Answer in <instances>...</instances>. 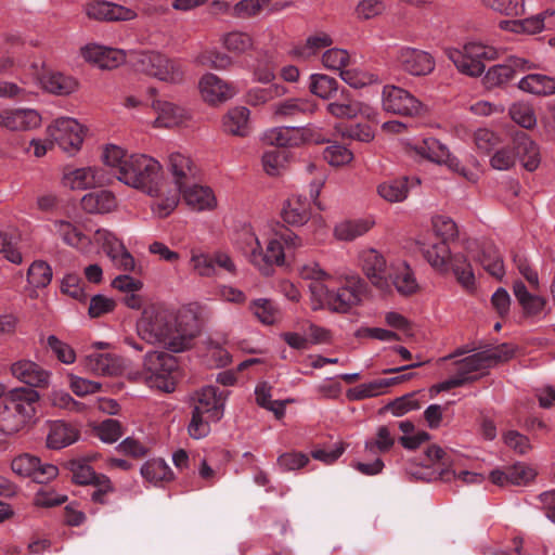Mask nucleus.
<instances>
[{
	"instance_id": "nucleus-1",
	"label": "nucleus",
	"mask_w": 555,
	"mask_h": 555,
	"mask_svg": "<svg viewBox=\"0 0 555 555\" xmlns=\"http://www.w3.org/2000/svg\"><path fill=\"white\" fill-rule=\"evenodd\" d=\"M139 336L158 344L171 352H183L192 348L198 335L195 315L189 310H173L152 306L143 311L137 325Z\"/></svg>"
},
{
	"instance_id": "nucleus-2",
	"label": "nucleus",
	"mask_w": 555,
	"mask_h": 555,
	"mask_svg": "<svg viewBox=\"0 0 555 555\" xmlns=\"http://www.w3.org/2000/svg\"><path fill=\"white\" fill-rule=\"evenodd\" d=\"M236 247L261 274L268 276L274 267L285 263L286 257L304 246V241L292 230L276 224L274 234L268 240L266 249L251 227H243L236 235Z\"/></svg>"
},
{
	"instance_id": "nucleus-3",
	"label": "nucleus",
	"mask_w": 555,
	"mask_h": 555,
	"mask_svg": "<svg viewBox=\"0 0 555 555\" xmlns=\"http://www.w3.org/2000/svg\"><path fill=\"white\" fill-rule=\"evenodd\" d=\"M366 292L367 285L359 275L346 276L336 291L317 282L310 287L311 308L314 311L326 308L333 312L346 313L361 304Z\"/></svg>"
},
{
	"instance_id": "nucleus-4",
	"label": "nucleus",
	"mask_w": 555,
	"mask_h": 555,
	"mask_svg": "<svg viewBox=\"0 0 555 555\" xmlns=\"http://www.w3.org/2000/svg\"><path fill=\"white\" fill-rule=\"evenodd\" d=\"M40 395L37 390L20 387L11 390L0 402V431L13 435L33 422Z\"/></svg>"
},
{
	"instance_id": "nucleus-5",
	"label": "nucleus",
	"mask_w": 555,
	"mask_h": 555,
	"mask_svg": "<svg viewBox=\"0 0 555 555\" xmlns=\"http://www.w3.org/2000/svg\"><path fill=\"white\" fill-rule=\"evenodd\" d=\"M162 165L145 154H132L124 163L117 179L128 186L156 197L160 192Z\"/></svg>"
},
{
	"instance_id": "nucleus-6",
	"label": "nucleus",
	"mask_w": 555,
	"mask_h": 555,
	"mask_svg": "<svg viewBox=\"0 0 555 555\" xmlns=\"http://www.w3.org/2000/svg\"><path fill=\"white\" fill-rule=\"evenodd\" d=\"M128 63L138 72L170 85L184 81L185 69L178 59H171L158 51L128 52Z\"/></svg>"
},
{
	"instance_id": "nucleus-7",
	"label": "nucleus",
	"mask_w": 555,
	"mask_h": 555,
	"mask_svg": "<svg viewBox=\"0 0 555 555\" xmlns=\"http://www.w3.org/2000/svg\"><path fill=\"white\" fill-rule=\"evenodd\" d=\"M177 367L173 356L165 351H149L143 358L140 376L149 387L170 392L175 389L173 373Z\"/></svg>"
},
{
	"instance_id": "nucleus-8",
	"label": "nucleus",
	"mask_w": 555,
	"mask_h": 555,
	"mask_svg": "<svg viewBox=\"0 0 555 555\" xmlns=\"http://www.w3.org/2000/svg\"><path fill=\"white\" fill-rule=\"evenodd\" d=\"M448 59L464 75L477 77L485 72V60H494L496 50L480 42H466L462 49L447 48Z\"/></svg>"
},
{
	"instance_id": "nucleus-9",
	"label": "nucleus",
	"mask_w": 555,
	"mask_h": 555,
	"mask_svg": "<svg viewBox=\"0 0 555 555\" xmlns=\"http://www.w3.org/2000/svg\"><path fill=\"white\" fill-rule=\"evenodd\" d=\"M414 151L421 157L438 165H444L469 181L476 180L475 173L462 166L460 160L450 153L448 146L435 138H426L415 144Z\"/></svg>"
},
{
	"instance_id": "nucleus-10",
	"label": "nucleus",
	"mask_w": 555,
	"mask_h": 555,
	"mask_svg": "<svg viewBox=\"0 0 555 555\" xmlns=\"http://www.w3.org/2000/svg\"><path fill=\"white\" fill-rule=\"evenodd\" d=\"M359 264L370 282L380 291L390 289V272L395 262L388 264L384 255L374 248H364L359 254Z\"/></svg>"
},
{
	"instance_id": "nucleus-11",
	"label": "nucleus",
	"mask_w": 555,
	"mask_h": 555,
	"mask_svg": "<svg viewBox=\"0 0 555 555\" xmlns=\"http://www.w3.org/2000/svg\"><path fill=\"white\" fill-rule=\"evenodd\" d=\"M383 108L386 112L415 117L424 113L425 107L409 91L392 85L385 86L383 89Z\"/></svg>"
},
{
	"instance_id": "nucleus-12",
	"label": "nucleus",
	"mask_w": 555,
	"mask_h": 555,
	"mask_svg": "<svg viewBox=\"0 0 555 555\" xmlns=\"http://www.w3.org/2000/svg\"><path fill=\"white\" fill-rule=\"evenodd\" d=\"M48 133L52 141L67 153L77 152L83 141L81 125L70 117L55 119L48 127Z\"/></svg>"
},
{
	"instance_id": "nucleus-13",
	"label": "nucleus",
	"mask_w": 555,
	"mask_h": 555,
	"mask_svg": "<svg viewBox=\"0 0 555 555\" xmlns=\"http://www.w3.org/2000/svg\"><path fill=\"white\" fill-rule=\"evenodd\" d=\"M393 62L401 70L412 76H427L435 69V59L426 51L399 47L393 54Z\"/></svg>"
},
{
	"instance_id": "nucleus-14",
	"label": "nucleus",
	"mask_w": 555,
	"mask_h": 555,
	"mask_svg": "<svg viewBox=\"0 0 555 555\" xmlns=\"http://www.w3.org/2000/svg\"><path fill=\"white\" fill-rule=\"evenodd\" d=\"M535 67L531 60L513 55L503 63L490 67L485 75V82L489 88L498 87L507 83L518 74Z\"/></svg>"
},
{
	"instance_id": "nucleus-15",
	"label": "nucleus",
	"mask_w": 555,
	"mask_h": 555,
	"mask_svg": "<svg viewBox=\"0 0 555 555\" xmlns=\"http://www.w3.org/2000/svg\"><path fill=\"white\" fill-rule=\"evenodd\" d=\"M11 468L16 475L33 478L38 483H46L59 474L56 466L41 464L38 457L30 454L16 456L11 463Z\"/></svg>"
},
{
	"instance_id": "nucleus-16",
	"label": "nucleus",
	"mask_w": 555,
	"mask_h": 555,
	"mask_svg": "<svg viewBox=\"0 0 555 555\" xmlns=\"http://www.w3.org/2000/svg\"><path fill=\"white\" fill-rule=\"evenodd\" d=\"M228 393L219 391L217 387H203L195 398L193 410L206 414V417L214 422H219L224 414V405Z\"/></svg>"
},
{
	"instance_id": "nucleus-17",
	"label": "nucleus",
	"mask_w": 555,
	"mask_h": 555,
	"mask_svg": "<svg viewBox=\"0 0 555 555\" xmlns=\"http://www.w3.org/2000/svg\"><path fill=\"white\" fill-rule=\"evenodd\" d=\"M81 55L87 62L101 69H114L128 62V52L94 43L81 48Z\"/></svg>"
},
{
	"instance_id": "nucleus-18",
	"label": "nucleus",
	"mask_w": 555,
	"mask_h": 555,
	"mask_svg": "<svg viewBox=\"0 0 555 555\" xmlns=\"http://www.w3.org/2000/svg\"><path fill=\"white\" fill-rule=\"evenodd\" d=\"M85 13L91 20L100 22L131 21L137 17L134 10L108 1H91L86 3Z\"/></svg>"
},
{
	"instance_id": "nucleus-19",
	"label": "nucleus",
	"mask_w": 555,
	"mask_h": 555,
	"mask_svg": "<svg viewBox=\"0 0 555 555\" xmlns=\"http://www.w3.org/2000/svg\"><path fill=\"white\" fill-rule=\"evenodd\" d=\"M198 89L204 101L209 104L223 103L236 94L233 85L212 73L202 76L198 81Z\"/></svg>"
},
{
	"instance_id": "nucleus-20",
	"label": "nucleus",
	"mask_w": 555,
	"mask_h": 555,
	"mask_svg": "<svg viewBox=\"0 0 555 555\" xmlns=\"http://www.w3.org/2000/svg\"><path fill=\"white\" fill-rule=\"evenodd\" d=\"M40 124L41 116L31 108H8L0 112V126L9 131H28Z\"/></svg>"
},
{
	"instance_id": "nucleus-21",
	"label": "nucleus",
	"mask_w": 555,
	"mask_h": 555,
	"mask_svg": "<svg viewBox=\"0 0 555 555\" xmlns=\"http://www.w3.org/2000/svg\"><path fill=\"white\" fill-rule=\"evenodd\" d=\"M104 182L105 177L103 171L94 167L66 168L62 178V184L70 190L96 188Z\"/></svg>"
},
{
	"instance_id": "nucleus-22",
	"label": "nucleus",
	"mask_w": 555,
	"mask_h": 555,
	"mask_svg": "<svg viewBox=\"0 0 555 555\" xmlns=\"http://www.w3.org/2000/svg\"><path fill=\"white\" fill-rule=\"evenodd\" d=\"M12 375L33 388H43L50 383L51 373L31 360H20L11 365Z\"/></svg>"
},
{
	"instance_id": "nucleus-23",
	"label": "nucleus",
	"mask_w": 555,
	"mask_h": 555,
	"mask_svg": "<svg viewBox=\"0 0 555 555\" xmlns=\"http://www.w3.org/2000/svg\"><path fill=\"white\" fill-rule=\"evenodd\" d=\"M167 168L173 178L178 190H182L193 179H195L197 169L193 160L181 152H171L168 155Z\"/></svg>"
},
{
	"instance_id": "nucleus-24",
	"label": "nucleus",
	"mask_w": 555,
	"mask_h": 555,
	"mask_svg": "<svg viewBox=\"0 0 555 555\" xmlns=\"http://www.w3.org/2000/svg\"><path fill=\"white\" fill-rule=\"evenodd\" d=\"M513 144L516 158L528 171H534L541 164V153L539 145L524 131L514 135Z\"/></svg>"
},
{
	"instance_id": "nucleus-25",
	"label": "nucleus",
	"mask_w": 555,
	"mask_h": 555,
	"mask_svg": "<svg viewBox=\"0 0 555 555\" xmlns=\"http://www.w3.org/2000/svg\"><path fill=\"white\" fill-rule=\"evenodd\" d=\"M40 86L51 94L67 96L79 89V81L70 75L50 70L42 74Z\"/></svg>"
},
{
	"instance_id": "nucleus-26",
	"label": "nucleus",
	"mask_w": 555,
	"mask_h": 555,
	"mask_svg": "<svg viewBox=\"0 0 555 555\" xmlns=\"http://www.w3.org/2000/svg\"><path fill=\"white\" fill-rule=\"evenodd\" d=\"M420 184L421 180L417 177H401L380 183L377 193L388 203H401L408 197L410 189Z\"/></svg>"
},
{
	"instance_id": "nucleus-27",
	"label": "nucleus",
	"mask_w": 555,
	"mask_h": 555,
	"mask_svg": "<svg viewBox=\"0 0 555 555\" xmlns=\"http://www.w3.org/2000/svg\"><path fill=\"white\" fill-rule=\"evenodd\" d=\"M179 191L182 194L183 201L192 210H211L217 206L216 196L209 186L188 184Z\"/></svg>"
},
{
	"instance_id": "nucleus-28",
	"label": "nucleus",
	"mask_w": 555,
	"mask_h": 555,
	"mask_svg": "<svg viewBox=\"0 0 555 555\" xmlns=\"http://www.w3.org/2000/svg\"><path fill=\"white\" fill-rule=\"evenodd\" d=\"M514 296L522 309L524 315L528 318H539L545 313L546 299L542 296L531 294L521 281H515L513 284Z\"/></svg>"
},
{
	"instance_id": "nucleus-29",
	"label": "nucleus",
	"mask_w": 555,
	"mask_h": 555,
	"mask_svg": "<svg viewBox=\"0 0 555 555\" xmlns=\"http://www.w3.org/2000/svg\"><path fill=\"white\" fill-rule=\"evenodd\" d=\"M281 216L287 224L304 225L311 217L310 199L302 195L289 197L282 208Z\"/></svg>"
},
{
	"instance_id": "nucleus-30",
	"label": "nucleus",
	"mask_w": 555,
	"mask_h": 555,
	"mask_svg": "<svg viewBox=\"0 0 555 555\" xmlns=\"http://www.w3.org/2000/svg\"><path fill=\"white\" fill-rule=\"evenodd\" d=\"M157 117L154 120V126L159 128H173L181 125L186 118V111L171 102L155 101L153 103Z\"/></svg>"
},
{
	"instance_id": "nucleus-31",
	"label": "nucleus",
	"mask_w": 555,
	"mask_h": 555,
	"mask_svg": "<svg viewBox=\"0 0 555 555\" xmlns=\"http://www.w3.org/2000/svg\"><path fill=\"white\" fill-rule=\"evenodd\" d=\"M83 365L96 375L115 376L121 372L119 358L111 353H91L85 358Z\"/></svg>"
},
{
	"instance_id": "nucleus-32",
	"label": "nucleus",
	"mask_w": 555,
	"mask_h": 555,
	"mask_svg": "<svg viewBox=\"0 0 555 555\" xmlns=\"http://www.w3.org/2000/svg\"><path fill=\"white\" fill-rule=\"evenodd\" d=\"M249 109L245 106H235L228 111L222 118L223 131L237 137L249 133Z\"/></svg>"
},
{
	"instance_id": "nucleus-33",
	"label": "nucleus",
	"mask_w": 555,
	"mask_h": 555,
	"mask_svg": "<svg viewBox=\"0 0 555 555\" xmlns=\"http://www.w3.org/2000/svg\"><path fill=\"white\" fill-rule=\"evenodd\" d=\"M50 231L57 235L64 244L74 248L87 247L90 244V240L76 225L66 220H53Z\"/></svg>"
},
{
	"instance_id": "nucleus-34",
	"label": "nucleus",
	"mask_w": 555,
	"mask_h": 555,
	"mask_svg": "<svg viewBox=\"0 0 555 555\" xmlns=\"http://www.w3.org/2000/svg\"><path fill=\"white\" fill-rule=\"evenodd\" d=\"M81 207L88 214H107L116 209L117 201L109 191H98L86 194Z\"/></svg>"
},
{
	"instance_id": "nucleus-35",
	"label": "nucleus",
	"mask_w": 555,
	"mask_h": 555,
	"mask_svg": "<svg viewBox=\"0 0 555 555\" xmlns=\"http://www.w3.org/2000/svg\"><path fill=\"white\" fill-rule=\"evenodd\" d=\"M389 275L390 286L393 285L401 295L409 296L417 292L416 279L405 262H396Z\"/></svg>"
},
{
	"instance_id": "nucleus-36",
	"label": "nucleus",
	"mask_w": 555,
	"mask_h": 555,
	"mask_svg": "<svg viewBox=\"0 0 555 555\" xmlns=\"http://www.w3.org/2000/svg\"><path fill=\"white\" fill-rule=\"evenodd\" d=\"M421 251L435 270L442 273L449 271L451 250L447 242L439 241L430 244H422Z\"/></svg>"
},
{
	"instance_id": "nucleus-37",
	"label": "nucleus",
	"mask_w": 555,
	"mask_h": 555,
	"mask_svg": "<svg viewBox=\"0 0 555 555\" xmlns=\"http://www.w3.org/2000/svg\"><path fill=\"white\" fill-rule=\"evenodd\" d=\"M78 430L74 426L63 421H55L50 425L47 446L50 449L65 448L74 443L78 439Z\"/></svg>"
},
{
	"instance_id": "nucleus-38",
	"label": "nucleus",
	"mask_w": 555,
	"mask_h": 555,
	"mask_svg": "<svg viewBox=\"0 0 555 555\" xmlns=\"http://www.w3.org/2000/svg\"><path fill=\"white\" fill-rule=\"evenodd\" d=\"M334 40L326 31H315L309 35L305 42L296 46L293 50L294 54L301 59H310L320 53L323 49L330 48Z\"/></svg>"
},
{
	"instance_id": "nucleus-39",
	"label": "nucleus",
	"mask_w": 555,
	"mask_h": 555,
	"mask_svg": "<svg viewBox=\"0 0 555 555\" xmlns=\"http://www.w3.org/2000/svg\"><path fill=\"white\" fill-rule=\"evenodd\" d=\"M518 88L537 95H551L555 93V77L543 74H529L519 80Z\"/></svg>"
},
{
	"instance_id": "nucleus-40",
	"label": "nucleus",
	"mask_w": 555,
	"mask_h": 555,
	"mask_svg": "<svg viewBox=\"0 0 555 555\" xmlns=\"http://www.w3.org/2000/svg\"><path fill=\"white\" fill-rule=\"evenodd\" d=\"M193 63L196 66L208 67L216 70H225L233 65V60L227 53H223L216 48H206L194 55Z\"/></svg>"
},
{
	"instance_id": "nucleus-41",
	"label": "nucleus",
	"mask_w": 555,
	"mask_h": 555,
	"mask_svg": "<svg viewBox=\"0 0 555 555\" xmlns=\"http://www.w3.org/2000/svg\"><path fill=\"white\" fill-rule=\"evenodd\" d=\"M327 112L336 118H356L362 111L361 103L350 99L349 92L345 89L339 91L337 99L331 102Z\"/></svg>"
},
{
	"instance_id": "nucleus-42",
	"label": "nucleus",
	"mask_w": 555,
	"mask_h": 555,
	"mask_svg": "<svg viewBox=\"0 0 555 555\" xmlns=\"http://www.w3.org/2000/svg\"><path fill=\"white\" fill-rule=\"evenodd\" d=\"M272 113L278 118L296 117L314 111V105L305 99H287L272 105Z\"/></svg>"
},
{
	"instance_id": "nucleus-43",
	"label": "nucleus",
	"mask_w": 555,
	"mask_h": 555,
	"mask_svg": "<svg viewBox=\"0 0 555 555\" xmlns=\"http://www.w3.org/2000/svg\"><path fill=\"white\" fill-rule=\"evenodd\" d=\"M309 91L323 99H335L338 93V81L324 74H312L309 77Z\"/></svg>"
},
{
	"instance_id": "nucleus-44",
	"label": "nucleus",
	"mask_w": 555,
	"mask_h": 555,
	"mask_svg": "<svg viewBox=\"0 0 555 555\" xmlns=\"http://www.w3.org/2000/svg\"><path fill=\"white\" fill-rule=\"evenodd\" d=\"M449 267L457 282L467 291L475 287V275L470 263L463 254L451 255L449 258Z\"/></svg>"
},
{
	"instance_id": "nucleus-45",
	"label": "nucleus",
	"mask_w": 555,
	"mask_h": 555,
	"mask_svg": "<svg viewBox=\"0 0 555 555\" xmlns=\"http://www.w3.org/2000/svg\"><path fill=\"white\" fill-rule=\"evenodd\" d=\"M479 262L483 269L492 276L496 279L503 278L505 273L503 258L494 245H483L479 256Z\"/></svg>"
},
{
	"instance_id": "nucleus-46",
	"label": "nucleus",
	"mask_w": 555,
	"mask_h": 555,
	"mask_svg": "<svg viewBox=\"0 0 555 555\" xmlns=\"http://www.w3.org/2000/svg\"><path fill=\"white\" fill-rule=\"evenodd\" d=\"M373 224L374 221L369 219L344 221L335 227L334 234L340 241H352L369 232Z\"/></svg>"
},
{
	"instance_id": "nucleus-47",
	"label": "nucleus",
	"mask_w": 555,
	"mask_h": 555,
	"mask_svg": "<svg viewBox=\"0 0 555 555\" xmlns=\"http://www.w3.org/2000/svg\"><path fill=\"white\" fill-rule=\"evenodd\" d=\"M547 15V12L540 13L535 16L528 17L519 21H502L500 23V27L502 29H507L514 33H524L529 35H534L544 28V20Z\"/></svg>"
},
{
	"instance_id": "nucleus-48",
	"label": "nucleus",
	"mask_w": 555,
	"mask_h": 555,
	"mask_svg": "<svg viewBox=\"0 0 555 555\" xmlns=\"http://www.w3.org/2000/svg\"><path fill=\"white\" fill-rule=\"evenodd\" d=\"M221 43L227 51L241 55L253 49L254 39L248 33L232 30L221 37Z\"/></svg>"
},
{
	"instance_id": "nucleus-49",
	"label": "nucleus",
	"mask_w": 555,
	"mask_h": 555,
	"mask_svg": "<svg viewBox=\"0 0 555 555\" xmlns=\"http://www.w3.org/2000/svg\"><path fill=\"white\" fill-rule=\"evenodd\" d=\"M141 475L145 480L154 485L172 479V472L170 467L162 459H154L145 462L141 467Z\"/></svg>"
},
{
	"instance_id": "nucleus-50",
	"label": "nucleus",
	"mask_w": 555,
	"mask_h": 555,
	"mask_svg": "<svg viewBox=\"0 0 555 555\" xmlns=\"http://www.w3.org/2000/svg\"><path fill=\"white\" fill-rule=\"evenodd\" d=\"M189 266L191 272L197 276L212 278L217 275V270L212 263V253L208 254L198 249H192Z\"/></svg>"
},
{
	"instance_id": "nucleus-51",
	"label": "nucleus",
	"mask_w": 555,
	"mask_h": 555,
	"mask_svg": "<svg viewBox=\"0 0 555 555\" xmlns=\"http://www.w3.org/2000/svg\"><path fill=\"white\" fill-rule=\"evenodd\" d=\"M395 436L387 426H379L374 438L367 439L364 443V450L372 455L386 453L395 446Z\"/></svg>"
},
{
	"instance_id": "nucleus-52",
	"label": "nucleus",
	"mask_w": 555,
	"mask_h": 555,
	"mask_svg": "<svg viewBox=\"0 0 555 555\" xmlns=\"http://www.w3.org/2000/svg\"><path fill=\"white\" fill-rule=\"evenodd\" d=\"M253 315L266 325L274 324L279 318L278 307L267 298L255 299L249 304Z\"/></svg>"
},
{
	"instance_id": "nucleus-53",
	"label": "nucleus",
	"mask_w": 555,
	"mask_h": 555,
	"mask_svg": "<svg viewBox=\"0 0 555 555\" xmlns=\"http://www.w3.org/2000/svg\"><path fill=\"white\" fill-rule=\"evenodd\" d=\"M486 358L481 351L470 354L462 360L455 362L456 373L460 377L466 378V383H470L476 379V376L472 374L483 369H488Z\"/></svg>"
},
{
	"instance_id": "nucleus-54",
	"label": "nucleus",
	"mask_w": 555,
	"mask_h": 555,
	"mask_svg": "<svg viewBox=\"0 0 555 555\" xmlns=\"http://www.w3.org/2000/svg\"><path fill=\"white\" fill-rule=\"evenodd\" d=\"M40 341L49 347L60 362L73 364L76 361V352L73 347L55 335H49L46 339L41 336Z\"/></svg>"
},
{
	"instance_id": "nucleus-55",
	"label": "nucleus",
	"mask_w": 555,
	"mask_h": 555,
	"mask_svg": "<svg viewBox=\"0 0 555 555\" xmlns=\"http://www.w3.org/2000/svg\"><path fill=\"white\" fill-rule=\"evenodd\" d=\"M95 436L104 443H115L124 435V428L118 420L107 418L94 427Z\"/></svg>"
},
{
	"instance_id": "nucleus-56",
	"label": "nucleus",
	"mask_w": 555,
	"mask_h": 555,
	"mask_svg": "<svg viewBox=\"0 0 555 555\" xmlns=\"http://www.w3.org/2000/svg\"><path fill=\"white\" fill-rule=\"evenodd\" d=\"M68 468L73 475V480L78 485H90L100 475L88 463L87 460H72L68 463Z\"/></svg>"
},
{
	"instance_id": "nucleus-57",
	"label": "nucleus",
	"mask_w": 555,
	"mask_h": 555,
	"mask_svg": "<svg viewBox=\"0 0 555 555\" xmlns=\"http://www.w3.org/2000/svg\"><path fill=\"white\" fill-rule=\"evenodd\" d=\"M488 9L507 16H518L525 12V0H480Z\"/></svg>"
},
{
	"instance_id": "nucleus-58",
	"label": "nucleus",
	"mask_w": 555,
	"mask_h": 555,
	"mask_svg": "<svg viewBox=\"0 0 555 555\" xmlns=\"http://www.w3.org/2000/svg\"><path fill=\"white\" fill-rule=\"evenodd\" d=\"M350 63V54L345 49L331 48L322 55V64L330 70L341 73Z\"/></svg>"
},
{
	"instance_id": "nucleus-59",
	"label": "nucleus",
	"mask_w": 555,
	"mask_h": 555,
	"mask_svg": "<svg viewBox=\"0 0 555 555\" xmlns=\"http://www.w3.org/2000/svg\"><path fill=\"white\" fill-rule=\"evenodd\" d=\"M387 388V383L384 378L376 379L366 384H361L347 392L350 400H362L371 397H376L384 393Z\"/></svg>"
},
{
	"instance_id": "nucleus-60",
	"label": "nucleus",
	"mask_w": 555,
	"mask_h": 555,
	"mask_svg": "<svg viewBox=\"0 0 555 555\" xmlns=\"http://www.w3.org/2000/svg\"><path fill=\"white\" fill-rule=\"evenodd\" d=\"M511 118L522 128H533L537 124L534 109L528 103H515L509 108Z\"/></svg>"
},
{
	"instance_id": "nucleus-61",
	"label": "nucleus",
	"mask_w": 555,
	"mask_h": 555,
	"mask_svg": "<svg viewBox=\"0 0 555 555\" xmlns=\"http://www.w3.org/2000/svg\"><path fill=\"white\" fill-rule=\"evenodd\" d=\"M270 5V0H240L233 7V16L250 18L258 15Z\"/></svg>"
},
{
	"instance_id": "nucleus-62",
	"label": "nucleus",
	"mask_w": 555,
	"mask_h": 555,
	"mask_svg": "<svg viewBox=\"0 0 555 555\" xmlns=\"http://www.w3.org/2000/svg\"><path fill=\"white\" fill-rule=\"evenodd\" d=\"M91 486L94 487V490L91 492L90 499L96 504H107L108 495L116 490L109 477L104 474H100Z\"/></svg>"
},
{
	"instance_id": "nucleus-63",
	"label": "nucleus",
	"mask_w": 555,
	"mask_h": 555,
	"mask_svg": "<svg viewBox=\"0 0 555 555\" xmlns=\"http://www.w3.org/2000/svg\"><path fill=\"white\" fill-rule=\"evenodd\" d=\"M286 93L284 86L274 85L269 88H254L247 93V102L250 105L257 106L271 101L275 96H281Z\"/></svg>"
},
{
	"instance_id": "nucleus-64",
	"label": "nucleus",
	"mask_w": 555,
	"mask_h": 555,
	"mask_svg": "<svg viewBox=\"0 0 555 555\" xmlns=\"http://www.w3.org/2000/svg\"><path fill=\"white\" fill-rule=\"evenodd\" d=\"M285 160V152L275 147L263 153L262 168L267 175L278 176L283 170Z\"/></svg>"
}]
</instances>
